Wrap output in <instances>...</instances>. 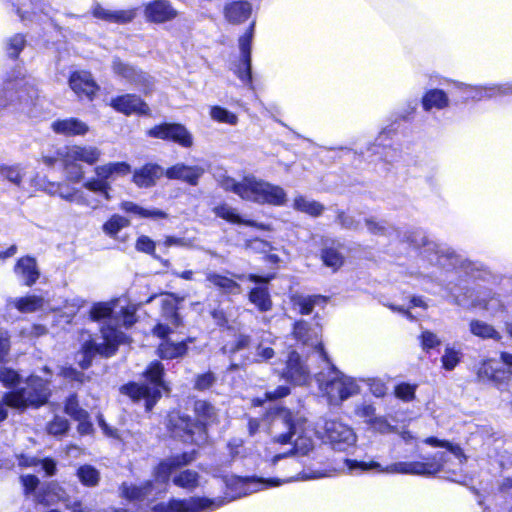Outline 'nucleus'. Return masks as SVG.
Masks as SVG:
<instances>
[{
	"instance_id": "nucleus-1",
	"label": "nucleus",
	"mask_w": 512,
	"mask_h": 512,
	"mask_svg": "<svg viewBox=\"0 0 512 512\" xmlns=\"http://www.w3.org/2000/svg\"><path fill=\"white\" fill-rule=\"evenodd\" d=\"M136 306L126 304L125 300L115 299L110 302H99L92 306L90 317L94 321L108 320V324L101 328V342L88 335L83 341L79 364L82 368H88L95 355L104 357L112 356L119 344L124 343L126 336L113 325L122 324L130 327L136 322Z\"/></svg>"
},
{
	"instance_id": "nucleus-2",
	"label": "nucleus",
	"mask_w": 512,
	"mask_h": 512,
	"mask_svg": "<svg viewBox=\"0 0 512 512\" xmlns=\"http://www.w3.org/2000/svg\"><path fill=\"white\" fill-rule=\"evenodd\" d=\"M101 157V151L96 146L90 145H66L56 149L53 154L42 155L41 161L47 167H53L61 163L72 182H79L84 176V170L80 163L92 166Z\"/></svg>"
},
{
	"instance_id": "nucleus-3",
	"label": "nucleus",
	"mask_w": 512,
	"mask_h": 512,
	"mask_svg": "<svg viewBox=\"0 0 512 512\" xmlns=\"http://www.w3.org/2000/svg\"><path fill=\"white\" fill-rule=\"evenodd\" d=\"M230 190L241 199L260 205L284 206L287 202V193L279 185L264 180L248 179L235 181Z\"/></svg>"
},
{
	"instance_id": "nucleus-4",
	"label": "nucleus",
	"mask_w": 512,
	"mask_h": 512,
	"mask_svg": "<svg viewBox=\"0 0 512 512\" xmlns=\"http://www.w3.org/2000/svg\"><path fill=\"white\" fill-rule=\"evenodd\" d=\"M163 371L164 367L161 363L153 362L144 373L148 381L147 384L130 383L123 385L120 391L128 395L135 402L145 400L146 410L150 411L161 398L162 391L167 390L162 380Z\"/></svg>"
},
{
	"instance_id": "nucleus-5",
	"label": "nucleus",
	"mask_w": 512,
	"mask_h": 512,
	"mask_svg": "<svg viewBox=\"0 0 512 512\" xmlns=\"http://www.w3.org/2000/svg\"><path fill=\"white\" fill-rule=\"evenodd\" d=\"M50 397L49 383L40 377L27 379L25 386L19 390L5 393V403L13 409L25 411L27 408H39L47 403Z\"/></svg>"
},
{
	"instance_id": "nucleus-6",
	"label": "nucleus",
	"mask_w": 512,
	"mask_h": 512,
	"mask_svg": "<svg viewBox=\"0 0 512 512\" xmlns=\"http://www.w3.org/2000/svg\"><path fill=\"white\" fill-rule=\"evenodd\" d=\"M318 381L321 390L332 405H338L358 393V385L355 381L334 367L326 375L320 374Z\"/></svg>"
},
{
	"instance_id": "nucleus-7",
	"label": "nucleus",
	"mask_w": 512,
	"mask_h": 512,
	"mask_svg": "<svg viewBox=\"0 0 512 512\" xmlns=\"http://www.w3.org/2000/svg\"><path fill=\"white\" fill-rule=\"evenodd\" d=\"M303 422L301 417H294L290 411L280 409L271 418L269 434L278 443H290L293 437L302 431Z\"/></svg>"
},
{
	"instance_id": "nucleus-8",
	"label": "nucleus",
	"mask_w": 512,
	"mask_h": 512,
	"mask_svg": "<svg viewBox=\"0 0 512 512\" xmlns=\"http://www.w3.org/2000/svg\"><path fill=\"white\" fill-rule=\"evenodd\" d=\"M146 136L177 144L183 148L193 146V136L185 125L178 122H161L149 128Z\"/></svg>"
},
{
	"instance_id": "nucleus-9",
	"label": "nucleus",
	"mask_w": 512,
	"mask_h": 512,
	"mask_svg": "<svg viewBox=\"0 0 512 512\" xmlns=\"http://www.w3.org/2000/svg\"><path fill=\"white\" fill-rule=\"evenodd\" d=\"M255 21H252L245 32L239 37L238 44L240 58L234 70L238 79L249 88L253 89L252 79V41L254 37Z\"/></svg>"
},
{
	"instance_id": "nucleus-10",
	"label": "nucleus",
	"mask_w": 512,
	"mask_h": 512,
	"mask_svg": "<svg viewBox=\"0 0 512 512\" xmlns=\"http://www.w3.org/2000/svg\"><path fill=\"white\" fill-rule=\"evenodd\" d=\"M320 433L322 438L336 450H345L356 442L353 430L338 419L325 420Z\"/></svg>"
},
{
	"instance_id": "nucleus-11",
	"label": "nucleus",
	"mask_w": 512,
	"mask_h": 512,
	"mask_svg": "<svg viewBox=\"0 0 512 512\" xmlns=\"http://www.w3.org/2000/svg\"><path fill=\"white\" fill-rule=\"evenodd\" d=\"M68 85L80 101L92 102L100 91L99 84L89 70H74L70 72Z\"/></svg>"
},
{
	"instance_id": "nucleus-12",
	"label": "nucleus",
	"mask_w": 512,
	"mask_h": 512,
	"mask_svg": "<svg viewBox=\"0 0 512 512\" xmlns=\"http://www.w3.org/2000/svg\"><path fill=\"white\" fill-rule=\"evenodd\" d=\"M280 480H266L263 478H256V477H238V476H231L227 480V487L234 493L230 500L245 496L254 492H257L261 489L272 487V486H278L280 485Z\"/></svg>"
},
{
	"instance_id": "nucleus-13",
	"label": "nucleus",
	"mask_w": 512,
	"mask_h": 512,
	"mask_svg": "<svg viewBox=\"0 0 512 512\" xmlns=\"http://www.w3.org/2000/svg\"><path fill=\"white\" fill-rule=\"evenodd\" d=\"M224 503L223 499L210 500L207 498H190L184 501H171L168 505H157L155 512H200L202 510H213Z\"/></svg>"
},
{
	"instance_id": "nucleus-14",
	"label": "nucleus",
	"mask_w": 512,
	"mask_h": 512,
	"mask_svg": "<svg viewBox=\"0 0 512 512\" xmlns=\"http://www.w3.org/2000/svg\"><path fill=\"white\" fill-rule=\"evenodd\" d=\"M109 105L116 112L125 116L133 114L149 116L151 114L148 104L140 96L132 93H126L112 98Z\"/></svg>"
},
{
	"instance_id": "nucleus-15",
	"label": "nucleus",
	"mask_w": 512,
	"mask_h": 512,
	"mask_svg": "<svg viewBox=\"0 0 512 512\" xmlns=\"http://www.w3.org/2000/svg\"><path fill=\"white\" fill-rule=\"evenodd\" d=\"M131 173V182L137 188L148 189L154 187L157 181L164 176V169L155 162H146Z\"/></svg>"
},
{
	"instance_id": "nucleus-16",
	"label": "nucleus",
	"mask_w": 512,
	"mask_h": 512,
	"mask_svg": "<svg viewBox=\"0 0 512 512\" xmlns=\"http://www.w3.org/2000/svg\"><path fill=\"white\" fill-rule=\"evenodd\" d=\"M144 15L147 22L162 24L174 20L178 11L169 0H152L145 5Z\"/></svg>"
},
{
	"instance_id": "nucleus-17",
	"label": "nucleus",
	"mask_w": 512,
	"mask_h": 512,
	"mask_svg": "<svg viewBox=\"0 0 512 512\" xmlns=\"http://www.w3.org/2000/svg\"><path fill=\"white\" fill-rule=\"evenodd\" d=\"M168 427L175 437L184 441L194 442L193 435L196 431L201 432V425L192 421L187 415L180 412H172L168 416Z\"/></svg>"
},
{
	"instance_id": "nucleus-18",
	"label": "nucleus",
	"mask_w": 512,
	"mask_h": 512,
	"mask_svg": "<svg viewBox=\"0 0 512 512\" xmlns=\"http://www.w3.org/2000/svg\"><path fill=\"white\" fill-rule=\"evenodd\" d=\"M319 330L318 327H312L308 322L300 320L294 324L292 333L297 341L301 342L303 345L314 348L317 350L320 357L327 360V354L319 339Z\"/></svg>"
},
{
	"instance_id": "nucleus-19",
	"label": "nucleus",
	"mask_w": 512,
	"mask_h": 512,
	"mask_svg": "<svg viewBox=\"0 0 512 512\" xmlns=\"http://www.w3.org/2000/svg\"><path fill=\"white\" fill-rule=\"evenodd\" d=\"M172 331L167 325L158 324L154 327L153 333L162 339L159 344L158 352L163 359H174L183 356L187 351V346L184 342H171L167 339L168 334Z\"/></svg>"
},
{
	"instance_id": "nucleus-20",
	"label": "nucleus",
	"mask_w": 512,
	"mask_h": 512,
	"mask_svg": "<svg viewBox=\"0 0 512 512\" xmlns=\"http://www.w3.org/2000/svg\"><path fill=\"white\" fill-rule=\"evenodd\" d=\"M282 377L295 385H304L308 382L310 371L297 352L293 351L289 354Z\"/></svg>"
},
{
	"instance_id": "nucleus-21",
	"label": "nucleus",
	"mask_w": 512,
	"mask_h": 512,
	"mask_svg": "<svg viewBox=\"0 0 512 512\" xmlns=\"http://www.w3.org/2000/svg\"><path fill=\"white\" fill-rule=\"evenodd\" d=\"M252 3L248 0H232L223 7L224 19L233 25L246 22L252 15Z\"/></svg>"
},
{
	"instance_id": "nucleus-22",
	"label": "nucleus",
	"mask_w": 512,
	"mask_h": 512,
	"mask_svg": "<svg viewBox=\"0 0 512 512\" xmlns=\"http://www.w3.org/2000/svg\"><path fill=\"white\" fill-rule=\"evenodd\" d=\"M442 465L436 462H398L388 466V473L431 475L439 472Z\"/></svg>"
},
{
	"instance_id": "nucleus-23",
	"label": "nucleus",
	"mask_w": 512,
	"mask_h": 512,
	"mask_svg": "<svg viewBox=\"0 0 512 512\" xmlns=\"http://www.w3.org/2000/svg\"><path fill=\"white\" fill-rule=\"evenodd\" d=\"M64 412L73 420L78 422L77 430L80 434L86 435L92 432L93 426L89 421L88 412L81 408L75 394L70 395L64 403Z\"/></svg>"
},
{
	"instance_id": "nucleus-24",
	"label": "nucleus",
	"mask_w": 512,
	"mask_h": 512,
	"mask_svg": "<svg viewBox=\"0 0 512 512\" xmlns=\"http://www.w3.org/2000/svg\"><path fill=\"white\" fill-rule=\"evenodd\" d=\"M52 129L56 134L66 137L84 136L89 131L88 125L75 117L55 120Z\"/></svg>"
},
{
	"instance_id": "nucleus-25",
	"label": "nucleus",
	"mask_w": 512,
	"mask_h": 512,
	"mask_svg": "<svg viewBox=\"0 0 512 512\" xmlns=\"http://www.w3.org/2000/svg\"><path fill=\"white\" fill-rule=\"evenodd\" d=\"M195 459L193 453H184L179 456L167 459L159 464L156 470L157 480L165 483L168 481L170 474L176 468L187 465Z\"/></svg>"
},
{
	"instance_id": "nucleus-26",
	"label": "nucleus",
	"mask_w": 512,
	"mask_h": 512,
	"mask_svg": "<svg viewBox=\"0 0 512 512\" xmlns=\"http://www.w3.org/2000/svg\"><path fill=\"white\" fill-rule=\"evenodd\" d=\"M119 208L125 213L134 214L142 219L161 220L168 218V213L161 209H147L132 201H122Z\"/></svg>"
},
{
	"instance_id": "nucleus-27",
	"label": "nucleus",
	"mask_w": 512,
	"mask_h": 512,
	"mask_svg": "<svg viewBox=\"0 0 512 512\" xmlns=\"http://www.w3.org/2000/svg\"><path fill=\"white\" fill-rule=\"evenodd\" d=\"M421 105L424 111H431L432 109L442 110L449 106V98L444 90L432 88L423 94Z\"/></svg>"
},
{
	"instance_id": "nucleus-28",
	"label": "nucleus",
	"mask_w": 512,
	"mask_h": 512,
	"mask_svg": "<svg viewBox=\"0 0 512 512\" xmlns=\"http://www.w3.org/2000/svg\"><path fill=\"white\" fill-rule=\"evenodd\" d=\"M214 214L230 224L245 225L248 227H259V225L251 219H244L238 214L235 208L230 207L226 203H220L213 208Z\"/></svg>"
},
{
	"instance_id": "nucleus-29",
	"label": "nucleus",
	"mask_w": 512,
	"mask_h": 512,
	"mask_svg": "<svg viewBox=\"0 0 512 512\" xmlns=\"http://www.w3.org/2000/svg\"><path fill=\"white\" fill-rule=\"evenodd\" d=\"M44 305V298L37 295H29L7 300L8 307H14L21 313H32L41 309Z\"/></svg>"
},
{
	"instance_id": "nucleus-30",
	"label": "nucleus",
	"mask_w": 512,
	"mask_h": 512,
	"mask_svg": "<svg viewBox=\"0 0 512 512\" xmlns=\"http://www.w3.org/2000/svg\"><path fill=\"white\" fill-rule=\"evenodd\" d=\"M292 304L299 308V312L303 315L310 314L316 305L325 304L328 301L326 296L311 295L306 296L300 293H294L290 297Z\"/></svg>"
},
{
	"instance_id": "nucleus-31",
	"label": "nucleus",
	"mask_w": 512,
	"mask_h": 512,
	"mask_svg": "<svg viewBox=\"0 0 512 512\" xmlns=\"http://www.w3.org/2000/svg\"><path fill=\"white\" fill-rule=\"evenodd\" d=\"M194 413L197 417L198 425H201V432L204 427L210 425L217 420V412L213 405L205 400H197L194 402Z\"/></svg>"
},
{
	"instance_id": "nucleus-32",
	"label": "nucleus",
	"mask_w": 512,
	"mask_h": 512,
	"mask_svg": "<svg viewBox=\"0 0 512 512\" xmlns=\"http://www.w3.org/2000/svg\"><path fill=\"white\" fill-rule=\"evenodd\" d=\"M15 272L24 280L27 286L33 285L39 278L35 258H19L15 266Z\"/></svg>"
},
{
	"instance_id": "nucleus-33",
	"label": "nucleus",
	"mask_w": 512,
	"mask_h": 512,
	"mask_svg": "<svg viewBox=\"0 0 512 512\" xmlns=\"http://www.w3.org/2000/svg\"><path fill=\"white\" fill-rule=\"evenodd\" d=\"M97 167L109 182L114 181L117 177H125L132 172L131 165L126 161L108 162Z\"/></svg>"
},
{
	"instance_id": "nucleus-34",
	"label": "nucleus",
	"mask_w": 512,
	"mask_h": 512,
	"mask_svg": "<svg viewBox=\"0 0 512 512\" xmlns=\"http://www.w3.org/2000/svg\"><path fill=\"white\" fill-rule=\"evenodd\" d=\"M112 69L116 75L131 82H138L144 78V72L142 70L122 61L120 58H115L113 60Z\"/></svg>"
},
{
	"instance_id": "nucleus-35",
	"label": "nucleus",
	"mask_w": 512,
	"mask_h": 512,
	"mask_svg": "<svg viewBox=\"0 0 512 512\" xmlns=\"http://www.w3.org/2000/svg\"><path fill=\"white\" fill-rule=\"evenodd\" d=\"M504 371L494 367L492 360H486L481 363L477 370V378L481 382H492L500 385L503 382Z\"/></svg>"
},
{
	"instance_id": "nucleus-36",
	"label": "nucleus",
	"mask_w": 512,
	"mask_h": 512,
	"mask_svg": "<svg viewBox=\"0 0 512 512\" xmlns=\"http://www.w3.org/2000/svg\"><path fill=\"white\" fill-rule=\"evenodd\" d=\"M206 277L209 282L218 287L223 293L232 295L241 293L240 285L236 281L227 276L220 275L214 272H208L206 274Z\"/></svg>"
},
{
	"instance_id": "nucleus-37",
	"label": "nucleus",
	"mask_w": 512,
	"mask_h": 512,
	"mask_svg": "<svg viewBox=\"0 0 512 512\" xmlns=\"http://www.w3.org/2000/svg\"><path fill=\"white\" fill-rule=\"evenodd\" d=\"M293 208L311 217H319L325 210L324 205L320 202L315 200L309 201L302 195H298L293 199Z\"/></svg>"
},
{
	"instance_id": "nucleus-38",
	"label": "nucleus",
	"mask_w": 512,
	"mask_h": 512,
	"mask_svg": "<svg viewBox=\"0 0 512 512\" xmlns=\"http://www.w3.org/2000/svg\"><path fill=\"white\" fill-rule=\"evenodd\" d=\"M130 220L120 214H112L102 225V231L105 235L116 238L118 233L130 226Z\"/></svg>"
},
{
	"instance_id": "nucleus-39",
	"label": "nucleus",
	"mask_w": 512,
	"mask_h": 512,
	"mask_svg": "<svg viewBox=\"0 0 512 512\" xmlns=\"http://www.w3.org/2000/svg\"><path fill=\"white\" fill-rule=\"evenodd\" d=\"M152 488V482L146 481L141 485H128L127 483H123L120 489L123 497L130 500H142L151 494Z\"/></svg>"
},
{
	"instance_id": "nucleus-40",
	"label": "nucleus",
	"mask_w": 512,
	"mask_h": 512,
	"mask_svg": "<svg viewBox=\"0 0 512 512\" xmlns=\"http://www.w3.org/2000/svg\"><path fill=\"white\" fill-rule=\"evenodd\" d=\"M96 174V178H91L84 183V187L93 192L105 195V197L109 198V191L111 189L110 182L107 178H105L99 168L96 166L94 169Z\"/></svg>"
},
{
	"instance_id": "nucleus-41",
	"label": "nucleus",
	"mask_w": 512,
	"mask_h": 512,
	"mask_svg": "<svg viewBox=\"0 0 512 512\" xmlns=\"http://www.w3.org/2000/svg\"><path fill=\"white\" fill-rule=\"evenodd\" d=\"M249 300L260 311L266 312L272 308V300L266 287H256L249 293Z\"/></svg>"
},
{
	"instance_id": "nucleus-42",
	"label": "nucleus",
	"mask_w": 512,
	"mask_h": 512,
	"mask_svg": "<svg viewBox=\"0 0 512 512\" xmlns=\"http://www.w3.org/2000/svg\"><path fill=\"white\" fill-rule=\"evenodd\" d=\"M24 173L21 167L17 164L6 165L0 164V179L8 181L18 187L22 185Z\"/></svg>"
},
{
	"instance_id": "nucleus-43",
	"label": "nucleus",
	"mask_w": 512,
	"mask_h": 512,
	"mask_svg": "<svg viewBox=\"0 0 512 512\" xmlns=\"http://www.w3.org/2000/svg\"><path fill=\"white\" fill-rule=\"evenodd\" d=\"M172 481L178 487L193 490L199 485V474L196 471L187 469L175 475Z\"/></svg>"
},
{
	"instance_id": "nucleus-44",
	"label": "nucleus",
	"mask_w": 512,
	"mask_h": 512,
	"mask_svg": "<svg viewBox=\"0 0 512 512\" xmlns=\"http://www.w3.org/2000/svg\"><path fill=\"white\" fill-rule=\"evenodd\" d=\"M26 46V37L23 33H16L7 40L6 52L10 59L17 60Z\"/></svg>"
},
{
	"instance_id": "nucleus-45",
	"label": "nucleus",
	"mask_w": 512,
	"mask_h": 512,
	"mask_svg": "<svg viewBox=\"0 0 512 512\" xmlns=\"http://www.w3.org/2000/svg\"><path fill=\"white\" fill-rule=\"evenodd\" d=\"M163 317L168 322L166 325L170 328H177L182 324V318L177 312V307L174 302L170 299H164L162 301Z\"/></svg>"
},
{
	"instance_id": "nucleus-46",
	"label": "nucleus",
	"mask_w": 512,
	"mask_h": 512,
	"mask_svg": "<svg viewBox=\"0 0 512 512\" xmlns=\"http://www.w3.org/2000/svg\"><path fill=\"white\" fill-rule=\"evenodd\" d=\"M77 476L82 484L96 486L100 480L99 471L91 465H83L78 468Z\"/></svg>"
},
{
	"instance_id": "nucleus-47",
	"label": "nucleus",
	"mask_w": 512,
	"mask_h": 512,
	"mask_svg": "<svg viewBox=\"0 0 512 512\" xmlns=\"http://www.w3.org/2000/svg\"><path fill=\"white\" fill-rule=\"evenodd\" d=\"M210 116L213 120L219 123L229 125H236L238 123V116L222 106H213L210 110Z\"/></svg>"
},
{
	"instance_id": "nucleus-48",
	"label": "nucleus",
	"mask_w": 512,
	"mask_h": 512,
	"mask_svg": "<svg viewBox=\"0 0 512 512\" xmlns=\"http://www.w3.org/2000/svg\"><path fill=\"white\" fill-rule=\"evenodd\" d=\"M296 437L291 443L294 445V451L297 454L306 455L313 448V442L310 437L305 435L304 422L301 430L294 436Z\"/></svg>"
},
{
	"instance_id": "nucleus-49",
	"label": "nucleus",
	"mask_w": 512,
	"mask_h": 512,
	"mask_svg": "<svg viewBox=\"0 0 512 512\" xmlns=\"http://www.w3.org/2000/svg\"><path fill=\"white\" fill-rule=\"evenodd\" d=\"M18 93L16 84L10 80L0 87V109L8 107Z\"/></svg>"
},
{
	"instance_id": "nucleus-50",
	"label": "nucleus",
	"mask_w": 512,
	"mask_h": 512,
	"mask_svg": "<svg viewBox=\"0 0 512 512\" xmlns=\"http://www.w3.org/2000/svg\"><path fill=\"white\" fill-rule=\"evenodd\" d=\"M470 330L475 336L481 338H496L498 336V333L492 326L478 320L470 323Z\"/></svg>"
},
{
	"instance_id": "nucleus-51",
	"label": "nucleus",
	"mask_w": 512,
	"mask_h": 512,
	"mask_svg": "<svg viewBox=\"0 0 512 512\" xmlns=\"http://www.w3.org/2000/svg\"><path fill=\"white\" fill-rule=\"evenodd\" d=\"M69 427L70 424L67 419L61 416H55L53 420L47 424V432L54 436L63 435L68 431Z\"/></svg>"
},
{
	"instance_id": "nucleus-52",
	"label": "nucleus",
	"mask_w": 512,
	"mask_h": 512,
	"mask_svg": "<svg viewBox=\"0 0 512 512\" xmlns=\"http://www.w3.org/2000/svg\"><path fill=\"white\" fill-rule=\"evenodd\" d=\"M426 444H429L434 447H443L448 449L451 453H453L456 457H462L464 456L463 450L458 445H453L449 441L446 440H439L435 437H428L424 440Z\"/></svg>"
},
{
	"instance_id": "nucleus-53",
	"label": "nucleus",
	"mask_w": 512,
	"mask_h": 512,
	"mask_svg": "<svg viewBox=\"0 0 512 512\" xmlns=\"http://www.w3.org/2000/svg\"><path fill=\"white\" fill-rule=\"evenodd\" d=\"M0 382L7 388L16 386L20 382L19 374L6 367H0Z\"/></svg>"
},
{
	"instance_id": "nucleus-54",
	"label": "nucleus",
	"mask_w": 512,
	"mask_h": 512,
	"mask_svg": "<svg viewBox=\"0 0 512 512\" xmlns=\"http://www.w3.org/2000/svg\"><path fill=\"white\" fill-rule=\"evenodd\" d=\"M136 250L148 255H155L156 243L148 236L141 235L137 238L135 243Z\"/></svg>"
},
{
	"instance_id": "nucleus-55",
	"label": "nucleus",
	"mask_w": 512,
	"mask_h": 512,
	"mask_svg": "<svg viewBox=\"0 0 512 512\" xmlns=\"http://www.w3.org/2000/svg\"><path fill=\"white\" fill-rule=\"evenodd\" d=\"M216 382V376L212 372L199 374L194 383V388L199 391H205L211 388Z\"/></svg>"
},
{
	"instance_id": "nucleus-56",
	"label": "nucleus",
	"mask_w": 512,
	"mask_h": 512,
	"mask_svg": "<svg viewBox=\"0 0 512 512\" xmlns=\"http://www.w3.org/2000/svg\"><path fill=\"white\" fill-rule=\"evenodd\" d=\"M136 8L127 10L113 11L111 23L127 24L132 22L136 17Z\"/></svg>"
},
{
	"instance_id": "nucleus-57",
	"label": "nucleus",
	"mask_w": 512,
	"mask_h": 512,
	"mask_svg": "<svg viewBox=\"0 0 512 512\" xmlns=\"http://www.w3.org/2000/svg\"><path fill=\"white\" fill-rule=\"evenodd\" d=\"M274 355L275 351L272 347L266 346L263 342H260L256 347L254 362L260 363L268 361L273 358Z\"/></svg>"
},
{
	"instance_id": "nucleus-58",
	"label": "nucleus",
	"mask_w": 512,
	"mask_h": 512,
	"mask_svg": "<svg viewBox=\"0 0 512 512\" xmlns=\"http://www.w3.org/2000/svg\"><path fill=\"white\" fill-rule=\"evenodd\" d=\"M395 396L403 401H411L415 397V386L402 383L396 386Z\"/></svg>"
},
{
	"instance_id": "nucleus-59",
	"label": "nucleus",
	"mask_w": 512,
	"mask_h": 512,
	"mask_svg": "<svg viewBox=\"0 0 512 512\" xmlns=\"http://www.w3.org/2000/svg\"><path fill=\"white\" fill-rule=\"evenodd\" d=\"M369 426L380 433H391L395 431V427L388 423L387 419L382 416H376Z\"/></svg>"
},
{
	"instance_id": "nucleus-60",
	"label": "nucleus",
	"mask_w": 512,
	"mask_h": 512,
	"mask_svg": "<svg viewBox=\"0 0 512 512\" xmlns=\"http://www.w3.org/2000/svg\"><path fill=\"white\" fill-rule=\"evenodd\" d=\"M459 362L458 352L451 348H446L444 355L442 356L443 367L446 370H452L456 367Z\"/></svg>"
},
{
	"instance_id": "nucleus-61",
	"label": "nucleus",
	"mask_w": 512,
	"mask_h": 512,
	"mask_svg": "<svg viewBox=\"0 0 512 512\" xmlns=\"http://www.w3.org/2000/svg\"><path fill=\"white\" fill-rule=\"evenodd\" d=\"M421 343L424 350L435 348L440 345V340L436 334L431 331H424L421 335Z\"/></svg>"
},
{
	"instance_id": "nucleus-62",
	"label": "nucleus",
	"mask_w": 512,
	"mask_h": 512,
	"mask_svg": "<svg viewBox=\"0 0 512 512\" xmlns=\"http://www.w3.org/2000/svg\"><path fill=\"white\" fill-rule=\"evenodd\" d=\"M201 172L196 167L186 166L185 172H183L182 180L186 183L195 186L198 184Z\"/></svg>"
},
{
	"instance_id": "nucleus-63",
	"label": "nucleus",
	"mask_w": 512,
	"mask_h": 512,
	"mask_svg": "<svg viewBox=\"0 0 512 512\" xmlns=\"http://www.w3.org/2000/svg\"><path fill=\"white\" fill-rule=\"evenodd\" d=\"M321 267L320 272L325 273L324 269L329 268L331 272L337 271L343 264L342 258H319Z\"/></svg>"
},
{
	"instance_id": "nucleus-64",
	"label": "nucleus",
	"mask_w": 512,
	"mask_h": 512,
	"mask_svg": "<svg viewBox=\"0 0 512 512\" xmlns=\"http://www.w3.org/2000/svg\"><path fill=\"white\" fill-rule=\"evenodd\" d=\"M357 414L359 417L364 419V422L368 425L373 421L376 417L375 408L372 405L364 404L357 409Z\"/></svg>"
}]
</instances>
